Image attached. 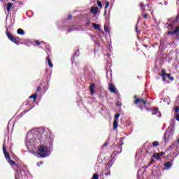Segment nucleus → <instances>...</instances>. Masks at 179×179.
<instances>
[{
	"label": "nucleus",
	"mask_w": 179,
	"mask_h": 179,
	"mask_svg": "<svg viewBox=\"0 0 179 179\" xmlns=\"http://www.w3.org/2000/svg\"><path fill=\"white\" fill-rule=\"evenodd\" d=\"M36 135L41 143H47L51 139V131L48 129L41 128L38 129Z\"/></svg>",
	"instance_id": "1"
},
{
	"label": "nucleus",
	"mask_w": 179,
	"mask_h": 179,
	"mask_svg": "<svg viewBox=\"0 0 179 179\" xmlns=\"http://www.w3.org/2000/svg\"><path fill=\"white\" fill-rule=\"evenodd\" d=\"M134 99H135L134 104L138 106V108L143 111V108H146V106H148V95H145L144 97H138V96L135 95Z\"/></svg>",
	"instance_id": "2"
},
{
	"label": "nucleus",
	"mask_w": 179,
	"mask_h": 179,
	"mask_svg": "<svg viewBox=\"0 0 179 179\" xmlns=\"http://www.w3.org/2000/svg\"><path fill=\"white\" fill-rule=\"evenodd\" d=\"M6 34L8 38V40H10V41H12V43H14V44H16L17 45H19L20 44V43L17 41V40H20V38L17 37V36H13V34H12V33L6 31Z\"/></svg>",
	"instance_id": "3"
},
{
	"label": "nucleus",
	"mask_w": 179,
	"mask_h": 179,
	"mask_svg": "<svg viewBox=\"0 0 179 179\" xmlns=\"http://www.w3.org/2000/svg\"><path fill=\"white\" fill-rule=\"evenodd\" d=\"M47 153H48V150L47 147L45 145H41L38 148L37 154L41 156V157H47Z\"/></svg>",
	"instance_id": "4"
},
{
	"label": "nucleus",
	"mask_w": 179,
	"mask_h": 179,
	"mask_svg": "<svg viewBox=\"0 0 179 179\" xmlns=\"http://www.w3.org/2000/svg\"><path fill=\"white\" fill-rule=\"evenodd\" d=\"M159 75L160 76H162L163 82H166V78H169L171 76V74L166 73L165 69H162V74H159Z\"/></svg>",
	"instance_id": "5"
},
{
	"label": "nucleus",
	"mask_w": 179,
	"mask_h": 179,
	"mask_svg": "<svg viewBox=\"0 0 179 179\" xmlns=\"http://www.w3.org/2000/svg\"><path fill=\"white\" fill-rule=\"evenodd\" d=\"M3 153L4 155L5 159L7 160H9L10 159V155H9V152L6 151V145L5 144L3 145Z\"/></svg>",
	"instance_id": "6"
},
{
	"label": "nucleus",
	"mask_w": 179,
	"mask_h": 179,
	"mask_svg": "<svg viewBox=\"0 0 179 179\" xmlns=\"http://www.w3.org/2000/svg\"><path fill=\"white\" fill-rule=\"evenodd\" d=\"M108 90L110 93H114L115 94H117V88L113 84H109Z\"/></svg>",
	"instance_id": "7"
},
{
	"label": "nucleus",
	"mask_w": 179,
	"mask_h": 179,
	"mask_svg": "<svg viewBox=\"0 0 179 179\" xmlns=\"http://www.w3.org/2000/svg\"><path fill=\"white\" fill-rule=\"evenodd\" d=\"M166 155V152H155L153 154L152 157L154 159H159V157H161V156H164Z\"/></svg>",
	"instance_id": "8"
},
{
	"label": "nucleus",
	"mask_w": 179,
	"mask_h": 179,
	"mask_svg": "<svg viewBox=\"0 0 179 179\" xmlns=\"http://www.w3.org/2000/svg\"><path fill=\"white\" fill-rule=\"evenodd\" d=\"M94 87H96V84L94 83H92L90 85L91 96H93L94 94Z\"/></svg>",
	"instance_id": "9"
},
{
	"label": "nucleus",
	"mask_w": 179,
	"mask_h": 179,
	"mask_svg": "<svg viewBox=\"0 0 179 179\" xmlns=\"http://www.w3.org/2000/svg\"><path fill=\"white\" fill-rule=\"evenodd\" d=\"M97 12H99V7H92L91 8V13H94V15H97Z\"/></svg>",
	"instance_id": "10"
},
{
	"label": "nucleus",
	"mask_w": 179,
	"mask_h": 179,
	"mask_svg": "<svg viewBox=\"0 0 179 179\" xmlns=\"http://www.w3.org/2000/svg\"><path fill=\"white\" fill-rule=\"evenodd\" d=\"M158 114H160V112L159 111V108H154L152 110V115H157Z\"/></svg>",
	"instance_id": "11"
},
{
	"label": "nucleus",
	"mask_w": 179,
	"mask_h": 179,
	"mask_svg": "<svg viewBox=\"0 0 179 179\" xmlns=\"http://www.w3.org/2000/svg\"><path fill=\"white\" fill-rule=\"evenodd\" d=\"M46 60L48 61V65L50 68H52L54 66V64L51 62V59H50V55H48V57H46Z\"/></svg>",
	"instance_id": "12"
},
{
	"label": "nucleus",
	"mask_w": 179,
	"mask_h": 179,
	"mask_svg": "<svg viewBox=\"0 0 179 179\" xmlns=\"http://www.w3.org/2000/svg\"><path fill=\"white\" fill-rule=\"evenodd\" d=\"M12 6H13V3H7V12L8 13H10V9H12Z\"/></svg>",
	"instance_id": "13"
},
{
	"label": "nucleus",
	"mask_w": 179,
	"mask_h": 179,
	"mask_svg": "<svg viewBox=\"0 0 179 179\" xmlns=\"http://www.w3.org/2000/svg\"><path fill=\"white\" fill-rule=\"evenodd\" d=\"M164 166L165 169H170V167H171L172 164L171 162H166L164 164Z\"/></svg>",
	"instance_id": "14"
},
{
	"label": "nucleus",
	"mask_w": 179,
	"mask_h": 179,
	"mask_svg": "<svg viewBox=\"0 0 179 179\" xmlns=\"http://www.w3.org/2000/svg\"><path fill=\"white\" fill-rule=\"evenodd\" d=\"M8 164H10L11 166H19V164H16V162L12 159H10V158L7 160Z\"/></svg>",
	"instance_id": "15"
},
{
	"label": "nucleus",
	"mask_w": 179,
	"mask_h": 179,
	"mask_svg": "<svg viewBox=\"0 0 179 179\" xmlns=\"http://www.w3.org/2000/svg\"><path fill=\"white\" fill-rule=\"evenodd\" d=\"M17 34H20V36H24V31L20 28H19L17 30Z\"/></svg>",
	"instance_id": "16"
},
{
	"label": "nucleus",
	"mask_w": 179,
	"mask_h": 179,
	"mask_svg": "<svg viewBox=\"0 0 179 179\" xmlns=\"http://www.w3.org/2000/svg\"><path fill=\"white\" fill-rule=\"evenodd\" d=\"M118 128V120L113 121V129L115 130Z\"/></svg>",
	"instance_id": "17"
},
{
	"label": "nucleus",
	"mask_w": 179,
	"mask_h": 179,
	"mask_svg": "<svg viewBox=\"0 0 179 179\" xmlns=\"http://www.w3.org/2000/svg\"><path fill=\"white\" fill-rule=\"evenodd\" d=\"M37 96H38L37 93H34V94L29 96V99H33L34 101H36V99H37Z\"/></svg>",
	"instance_id": "18"
},
{
	"label": "nucleus",
	"mask_w": 179,
	"mask_h": 179,
	"mask_svg": "<svg viewBox=\"0 0 179 179\" xmlns=\"http://www.w3.org/2000/svg\"><path fill=\"white\" fill-rule=\"evenodd\" d=\"M108 6H110V2L107 1L105 5V14L107 13V9H108Z\"/></svg>",
	"instance_id": "19"
},
{
	"label": "nucleus",
	"mask_w": 179,
	"mask_h": 179,
	"mask_svg": "<svg viewBox=\"0 0 179 179\" xmlns=\"http://www.w3.org/2000/svg\"><path fill=\"white\" fill-rule=\"evenodd\" d=\"M94 29H96V30H100V25L96 24V23H94L92 24Z\"/></svg>",
	"instance_id": "20"
},
{
	"label": "nucleus",
	"mask_w": 179,
	"mask_h": 179,
	"mask_svg": "<svg viewBox=\"0 0 179 179\" xmlns=\"http://www.w3.org/2000/svg\"><path fill=\"white\" fill-rule=\"evenodd\" d=\"M173 31H174L175 34H176V36L178 37H179V34H178V32H179V27H176Z\"/></svg>",
	"instance_id": "21"
},
{
	"label": "nucleus",
	"mask_w": 179,
	"mask_h": 179,
	"mask_svg": "<svg viewBox=\"0 0 179 179\" xmlns=\"http://www.w3.org/2000/svg\"><path fill=\"white\" fill-rule=\"evenodd\" d=\"M124 138H120V141H119V146H122V145H124Z\"/></svg>",
	"instance_id": "22"
},
{
	"label": "nucleus",
	"mask_w": 179,
	"mask_h": 179,
	"mask_svg": "<svg viewBox=\"0 0 179 179\" xmlns=\"http://www.w3.org/2000/svg\"><path fill=\"white\" fill-rule=\"evenodd\" d=\"M96 3H97L98 6H99V8H101V9L103 8V3H101V1L98 0Z\"/></svg>",
	"instance_id": "23"
},
{
	"label": "nucleus",
	"mask_w": 179,
	"mask_h": 179,
	"mask_svg": "<svg viewBox=\"0 0 179 179\" xmlns=\"http://www.w3.org/2000/svg\"><path fill=\"white\" fill-rule=\"evenodd\" d=\"M92 179H99V174L94 173Z\"/></svg>",
	"instance_id": "24"
},
{
	"label": "nucleus",
	"mask_w": 179,
	"mask_h": 179,
	"mask_svg": "<svg viewBox=\"0 0 179 179\" xmlns=\"http://www.w3.org/2000/svg\"><path fill=\"white\" fill-rule=\"evenodd\" d=\"M118 118H120V114L117 113V114L115 115V120H114V121H118Z\"/></svg>",
	"instance_id": "25"
},
{
	"label": "nucleus",
	"mask_w": 179,
	"mask_h": 179,
	"mask_svg": "<svg viewBox=\"0 0 179 179\" xmlns=\"http://www.w3.org/2000/svg\"><path fill=\"white\" fill-rule=\"evenodd\" d=\"M122 152V148H120V151H114L113 155H118L119 153H121Z\"/></svg>",
	"instance_id": "26"
},
{
	"label": "nucleus",
	"mask_w": 179,
	"mask_h": 179,
	"mask_svg": "<svg viewBox=\"0 0 179 179\" xmlns=\"http://www.w3.org/2000/svg\"><path fill=\"white\" fill-rule=\"evenodd\" d=\"M111 166H113V161H109L108 163L107 164V167H111Z\"/></svg>",
	"instance_id": "27"
},
{
	"label": "nucleus",
	"mask_w": 179,
	"mask_h": 179,
	"mask_svg": "<svg viewBox=\"0 0 179 179\" xmlns=\"http://www.w3.org/2000/svg\"><path fill=\"white\" fill-rule=\"evenodd\" d=\"M159 142L158 141H154L152 143V146H159Z\"/></svg>",
	"instance_id": "28"
},
{
	"label": "nucleus",
	"mask_w": 179,
	"mask_h": 179,
	"mask_svg": "<svg viewBox=\"0 0 179 179\" xmlns=\"http://www.w3.org/2000/svg\"><path fill=\"white\" fill-rule=\"evenodd\" d=\"M116 106L117 107H122V103L120 101H118Z\"/></svg>",
	"instance_id": "29"
},
{
	"label": "nucleus",
	"mask_w": 179,
	"mask_h": 179,
	"mask_svg": "<svg viewBox=\"0 0 179 179\" xmlns=\"http://www.w3.org/2000/svg\"><path fill=\"white\" fill-rule=\"evenodd\" d=\"M170 34H171V36H174V34H176V33L174 32V31H169V32H168V36H170Z\"/></svg>",
	"instance_id": "30"
},
{
	"label": "nucleus",
	"mask_w": 179,
	"mask_h": 179,
	"mask_svg": "<svg viewBox=\"0 0 179 179\" xmlns=\"http://www.w3.org/2000/svg\"><path fill=\"white\" fill-rule=\"evenodd\" d=\"M174 148H176V144H172L169 145V149H174Z\"/></svg>",
	"instance_id": "31"
},
{
	"label": "nucleus",
	"mask_w": 179,
	"mask_h": 179,
	"mask_svg": "<svg viewBox=\"0 0 179 179\" xmlns=\"http://www.w3.org/2000/svg\"><path fill=\"white\" fill-rule=\"evenodd\" d=\"M140 6H141V9H143V11H145V9L143 8H145L144 3H140Z\"/></svg>",
	"instance_id": "32"
},
{
	"label": "nucleus",
	"mask_w": 179,
	"mask_h": 179,
	"mask_svg": "<svg viewBox=\"0 0 179 179\" xmlns=\"http://www.w3.org/2000/svg\"><path fill=\"white\" fill-rule=\"evenodd\" d=\"M154 163H155V161L153 160V158H152L148 164H149L150 166H152V164H153Z\"/></svg>",
	"instance_id": "33"
},
{
	"label": "nucleus",
	"mask_w": 179,
	"mask_h": 179,
	"mask_svg": "<svg viewBox=\"0 0 179 179\" xmlns=\"http://www.w3.org/2000/svg\"><path fill=\"white\" fill-rule=\"evenodd\" d=\"M143 17H144V19H149V16L148 15V14H144L143 15Z\"/></svg>",
	"instance_id": "34"
},
{
	"label": "nucleus",
	"mask_w": 179,
	"mask_h": 179,
	"mask_svg": "<svg viewBox=\"0 0 179 179\" xmlns=\"http://www.w3.org/2000/svg\"><path fill=\"white\" fill-rule=\"evenodd\" d=\"M35 44H36V45H40V44H41V42H40L39 41H35Z\"/></svg>",
	"instance_id": "35"
},
{
	"label": "nucleus",
	"mask_w": 179,
	"mask_h": 179,
	"mask_svg": "<svg viewBox=\"0 0 179 179\" xmlns=\"http://www.w3.org/2000/svg\"><path fill=\"white\" fill-rule=\"evenodd\" d=\"M108 146V142H106L103 145H102V148H106Z\"/></svg>",
	"instance_id": "36"
},
{
	"label": "nucleus",
	"mask_w": 179,
	"mask_h": 179,
	"mask_svg": "<svg viewBox=\"0 0 179 179\" xmlns=\"http://www.w3.org/2000/svg\"><path fill=\"white\" fill-rule=\"evenodd\" d=\"M173 24H169L168 25V29H173Z\"/></svg>",
	"instance_id": "37"
},
{
	"label": "nucleus",
	"mask_w": 179,
	"mask_h": 179,
	"mask_svg": "<svg viewBox=\"0 0 179 179\" xmlns=\"http://www.w3.org/2000/svg\"><path fill=\"white\" fill-rule=\"evenodd\" d=\"M176 120H178L179 122V113L176 115Z\"/></svg>",
	"instance_id": "38"
},
{
	"label": "nucleus",
	"mask_w": 179,
	"mask_h": 179,
	"mask_svg": "<svg viewBox=\"0 0 179 179\" xmlns=\"http://www.w3.org/2000/svg\"><path fill=\"white\" fill-rule=\"evenodd\" d=\"M175 112L179 113V107H178V106H176V107L175 108Z\"/></svg>",
	"instance_id": "39"
},
{
	"label": "nucleus",
	"mask_w": 179,
	"mask_h": 179,
	"mask_svg": "<svg viewBox=\"0 0 179 179\" xmlns=\"http://www.w3.org/2000/svg\"><path fill=\"white\" fill-rule=\"evenodd\" d=\"M104 30H105V31L108 32V27L105 26V27H104Z\"/></svg>",
	"instance_id": "40"
},
{
	"label": "nucleus",
	"mask_w": 179,
	"mask_h": 179,
	"mask_svg": "<svg viewBox=\"0 0 179 179\" xmlns=\"http://www.w3.org/2000/svg\"><path fill=\"white\" fill-rule=\"evenodd\" d=\"M67 19H68V20L72 19V15H69Z\"/></svg>",
	"instance_id": "41"
},
{
	"label": "nucleus",
	"mask_w": 179,
	"mask_h": 179,
	"mask_svg": "<svg viewBox=\"0 0 179 179\" xmlns=\"http://www.w3.org/2000/svg\"><path fill=\"white\" fill-rule=\"evenodd\" d=\"M150 149H153V146L150 145L149 147H148V150H150Z\"/></svg>",
	"instance_id": "42"
},
{
	"label": "nucleus",
	"mask_w": 179,
	"mask_h": 179,
	"mask_svg": "<svg viewBox=\"0 0 179 179\" xmlns=\"http://www.w3.org/2000/svg\"><path fill=\"white\" fill-rule=\"evenodd\" d=\"M178 17H176V19L175 20H173V23H177V22H178Z\"/></svg>",
	"instance_id": "43"
},
{
	"label": "nucleus",
	"mask_w": 179,
	"mask_h": 179,
	"mask_svg": "<svg viewBox=\"0 0 179 179\" xmlns=\"http://www.w3.org/2000/svg\"><path fill=\"white\" fill-rule=\"evenodd\" d=\"M141 20H142V17H138V23H139V22H141Z\"/></svg>",
	"instance_id": "44"
},
{
	"label": "nucleus",
	"mask_w": 179,
	"mask_h": 179,
	"mask_svg": "<svg viewBox=\"0 0 179 179\" xmlns=\"http://www.w3.org/2000/svg\"><path fill=\"white\" fill-rule=\"evenodd\" d=\"M169 79L170 80H174V78L173 77H171V76L169 78Z\"/></svg>",
	"instance_id": "45"
},
{
	"label": "nucleus",
	"mask_w": 179,
	"mask_h": 179,
	"mask_svg": "<svg viewBox=\"0 0 179 179\" xmlns=\"http://www.w3.org/2000/svg\"><path fill=\"white\" fill-rule=\"evenodd\" d=\"M40 90H41V87H38L36 89V92H40Z\"/></svg>",
	"instance_id": "46"
},
{
	"label": "nucleus",
	"mask_w": 179,
	"mask_h": 179,
	"mask_svg": "<svg viewBox=\"0 0 179 179\" xmlns=\"http://www.w3.org/2000/svg\"><path fill=\"white\" fill-rule=\"evenodd\" d=\"M164 141H165V142H166V139H167V137L166 136V134L164 135Z\"/></svg>",
	"instance_id": "47"
},
{
	"label": "nucleus",
	"mask_w": 179,
	"mask_h": 179,
	"mask_svg": "<svg viewBox=\"0 0 179 179\" xmlns=\"http://www.w3.org/2000/svg\"><path fill=\"white\" fill-rule=\"evenodd\" d=\"M90 24V22H87V23H86V26H89Z\"/></svg>",
	"instance_id": "48"
},
{
	"label": "nucleus",
	"mask_w": 179,
	"mask_h": 179,
	"mask_svg": "<svg viewBox=\"0 0 179 179\" xmlns=\"http://www.w3.org/2000/svg\"><path fill=\"white\" fill-rule=\"evenodd\" d=\"M136 31L138 32V25L136 26Z\"/></svg>",
	"instance_id": "49"
},
{
	"label": "nucleus",
	"mask_w": 179,
	"mask_h": 179,
	"mask_svg": "<svg viewBox=\"0 0 179 179\" xmlns=\"http://www.w3.org/2000/svg\"><path fill=\"white\" fill-rule=\"evenodd\" d=\"M146 111H150V109L149 108H146Z\"/></svg>",
	"instance_id": "50"
},
{
	"label": "nucleus",
	"mask_w": 179,
	"mask_h": 179,
	"mask_svg": "<svg viewBox=\"0 0 179 179\" xmlns=\"http://www.w3.org/2000/svg\"><path fill=\"white\" fill-rule=\"evenodd\" d=\"M73 29H69V33H71V31H72Z\"/></svg>",
	"instance_id": "51"
},
{
	"label": "nucleus",
	"mask_w": 179,
	"mask_h": 179,
	"mask_svg": "<svg viewBox=\"0 0 179 179\" xmlns=\"http://www.w3.org/2000/svg\"><path fill=\"white\" fill-rule=\"evenodd\" d=\"M143 47H145V48H148V45H143Z\"/></svg>",
	"instance_id": "52"
},
{
	"label": "nucleus",
	"mask_w": 179,
	"mask_h": 179,
	"mask_svg": "<svg viewBox=\"0 0 179 179\" xmlns=\"http://www.w3.org/2000/svg\"><path fill=\"white\" fill-rule=\"evenodd\" d=\"M147 153H150H150H152V152H149V150H147Z\"/></svg>",
	"instance_id": "53"
},
{
	"label": "nucleus",
	"mask_w": 179,
	"mask_h": 179,
	"mask_svg": "<svg viewBox=\"0 0 179 179\" xmlns=\"http://www.w3.org/2000/svg\"><path fill=\"white\" fill-rule=\"evenodd\" d=\"M147 6L149 7V4H147Z\"/></svg>",
	"instance_id": "54"
},
{
	"label": "nucleus",
	"mask_w": 179,
	"mask_h": 179,
	"mask_svg": "<svg viewBox=\"0 0 179 179\" xmlns=\"http://www.w3.org/2000/svg\"><path fill=\"white\" fill-rule=\"evenodd\" d=\"M11 1H13V0H11Z\"/></svg>",
	"instance_id": "55"
}]
</instances>
